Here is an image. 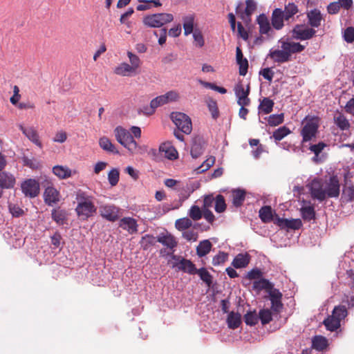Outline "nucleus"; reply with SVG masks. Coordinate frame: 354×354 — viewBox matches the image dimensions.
Masks as SVG:
<instances>
[{
  "instance_id": "6e6552de",
  "label": "nucleus",
  "mask_w": 354,
  "mask_h": 354,
  "mask_svg": "<svg viewBox=\"0 0 354 354\" xmlns=\"http://www.w3.org/2000/svg\"><path fill=\"white\" fill-rule=\"evenodd\" d=\"M100 216L111 222H115L120 218V208L113 204H104L99 207Z\"/></svg>"
},
{
  "instance_id": "bb28decb",
  "label": "nucleus",
  "mask_w": 354,
  "mask_h": 354,
  "mask_svg": "<svg viewBox=\"0 0 354 354\" xmlns=\"http://www.w3.org/2000/svg\"><path fill=\"white\" fill-rule=\"evenodd\" d=\"M135 72L133 67L126 62L121 63L114 69V73L121 76H129Z\"/></svg>"
},
{
  "instance_id": "c03bdc74",
  "label": "nucleus",
  "mask_w": 354,
  "mask_h": 354,
  "mask_svg": "<svg viewBox=\"0 0 354 354\" xmlns=\"http://www.w3.org/2000/svg\"><path fill=\"white\" fill-rule=\"evenodd\" d=\"M253 288L257 290H267L268 291L273 288V285L266 279H261L259 281H256L253 283Z\"/></svg>"
},
{
  "instance_id": "338daca9",
  "label": "nucleus",
  "mask_w": 354,
  "mask_h": 354,
  "mask_svg": "<svg viewBox=\"0 0 354 354\" xmlns=\"http://www.w3.org/2000/svg\"><path fill=\"white\" fill-rule=\"evenodd\" d=\"M236 62L237 64L239 66V74L241 75L245 76L248 72V62L247 59H244Z\"/></svg>"
},
{
  "instance_id": "052dcab7",
  "label": "nucleus",
  "mask_w": 354,
  "mask_h": 354,
  "mask_svg": "<svg viewBox=\"0 0 354 354\" xmlns=\"http://www.w3.org/2000/svg\"><path fill=\"white\" fill-rule=\"evenodd\" d=\"M193 38L194 40V45L198 48H202L205 44L203 36L201 31L194 30L193 32Z\"/></svg>"
},
{
  "instance_id": "473e14b6",
  "label": "nucleus",
  "mask_w": 354,
  "mask_h": 354,
  "mask_svg": "<svg viewBox=\"0 0 354 354\" xmlns=\"http://www.w3.org/2000/svg\"><path fill=\"white\" fill-rule=\"evenodd\" d=\"M312 344L314 348L321 351L327 347L328 342L326 337L321 335H317L313 337Z\"/></svg>"
},
{
  "instance_id": "9b49d317",
  "label": "nucleus",
  "mask_w": 354,
  "mask_h": 354,
  "mask_svg": "<svg viewBox=\"0 0 354 354\" xmlns=\"http://www.w3.org/2000/svg\"><path fill=\"white\" fill-rule=\"evenodd\" d=\"M234 93L237 98V104L239 105H250V99L248 97L250 94L249 84L246 86V88L245 89L243 84H237L234 87Z\"/></svg>"
},
{
  "instance_id": "423d86ee",
  "label": "nucleus",
  "mask_w": 354,
  "mask_h": 354,
  "mask_svg": "<svg viewBox=\"0 0 354 354\" xmlns=\"http://www.w3.org/2000/svg\"><path fill=\"white\" fill-rule=\"evenodd\" d=\"M174 16L169 13H157L149 15L144 17L145 25L151 28H160L165 24L171 22Z\"/></svg>"
},
{
  "instance_id": "3c124183",
  "label": "nucleus",
  "mask_w": 354,
  "mask_h": 354,
  "mask_svg": "<svg viewBox=\"0 0 354 354\" xmlns=\"http://www.w3.org/2000/svg\"><path fill=\"white\" fill-rule=\"evenodd\" d=\"M347 315V310L345 306H339L335 307L333 310V315L332 316L339 322H340L342 319H344Z\"/></svg>"
},
{
  "instance_id": "1a4fd4ad",
  "label": "nucleus",
  "mask_w": 354,
  "mask_h": 354,
  "mask_svg": "<svg viewBox=\"0 0 354 354\" xmlns=\"http://www.w3.org/2000/svg\"><path fill=\"white\" fill-rule=\"evenodd\" d=\"M23 194L29 198H35L39 194V184L35 179H28L24 181L21 185Z\"/></svg>"
},
{
  "instance_id": "4468645a",
  "label": "nucleus",
  "mask_w": 354,
  "mask_h": 354,
  "mask_svg": "<svg viewBox=\"0 0 354 354\" xmlns=\"http://www.w3.org/2000/svg\"><path fill=\"white\" fill-rule=\"evenodd\" d=\"M19 128L29 140L40 149L42 148V144L39 140V134L35 127H25L22 124H19Z\"/></svg>"
},
{
  "instance_id": "cd10ccee",
  "label": "nucleus",
  "mask_w": 354,
  "mask_h": 354,
  "mask_svg": "<svg viewBox=\"0 0 354 354\" xmlns=\"http://www.w3.org/2000/svg\"><path fill=\"white\" fill-rule=\"evenodd\" d=\"M259 216L261 221L264 223H270L272 221L273 214L272 209L270 206H263L259 212Z\"/></svg>"
},
{
  "instance_id": "f03ea898",
  "label": "nucleus",
  "mask_w": 354,
  "mask_h": 354,
  "mask_svg": "<svg viewBox=\"0 0 354 354\" xmlns=\"http://www.w3.org/2000/svg\"><path fill=\"white\" fill-rule=\"evenodd\" d=\"M281 49L271 48L269 51L270 57L276 63L288 62L291 59L292 54L302 52L305 46L298 42L291 41L289 38H281L278 42Z\"/></svg>"
},
{
  "instance_id": "72a5a7b5",
  "label": "nucleus",
  "mask_w": 354,
  "mask_h": 354,
  "mask_svg": "<svg viewBox=\"0 0 354 354\" xmlns=\"http://www.w3.org/2000/svg\"><path fill=\"white\" fill-rule=\"evenodd\" d=\"M245 5V10L241 15V18L243 20L246 18H250L251 15L257 9V3L254 0H246Z\"/></svg>"
},
{
  "instance_id": "37998d69",
  "label": "nucleus",
  "mask_w": 354,
  "mask_h": 354,
  "mask_svg": "<svg viewBox=\"0 0 354 354\" xmlns=\"http://www.w3.org/2000/svg\"><path fill=\"white\" fill-rule=\"evenodd\" d=\"M324 324L327 330L330 331H335L340 326V322L337 319L332 317H328L324 321Z\"/></svg>"
},
{
  "instance_id": "5fc2aeb1",
  "label": "nucleus",
  "mask_w": 354,
  "mask_h": 354,
  "mask_svg": "<svg viewBox=\"0 0 354 354\" xmlns=\"http://www.w3.org/2000/svg\"><path fill=\"white\" fill-rule=\"evenodd\" d=\"M226 204L224 197L222 195L216 196L215 198V211L218 213L223 212L225 210Z\"/></svg>"
},
{
  "instance_id": "c9c22d12",
  "label": "nucleus",
  "mask_w": 354,
  "mask_h": 354,
  "mask_svg": "<svg viewBox=\"0 0 354 354\" xmlns=\"http://www.w3.org/2000/svg\"><path fill=\"white\" fill-rule=\"evenodd\" d=\"M100 147L108 152L113 153H118V151L115 149V146L112 144L111 140L106 137H102L99 140Z\"/></svg>"
},
{
  "instance_id": "f257e3e1",
  "label": "nucleus",
  "mask_w": 354,
  "mask_h": 354,
  "mask_svg": "<svg viewBox=\"0 0 354 354\" xmlns=\"http://www.w3.org/2000/svg\"><path fill=\"white\" fill-rule=\"evenodd\" d=\"M311 198L320 202L327 197L335 198L339 194V183L336 177H330L328 180L314 178L306 185Z\"/></svg>"
},
{
  "instance_id": "e433bc0d",
  "label": "nucleus",
  "mask_w": 354,
  "mask_h": 354,
  "mask_svg": "<svg viewBox=\"0 0 354 354\" xmlns=\"http://www.w3.org/2000/svg\"><path fill=\"white\" fill-rule=\"evenodd\" d=\"M52 218L59 225H63L66 219V212L63 209H53L51 212Z\"/></svg>"
},
{
  "instance_id": "4d7b16f0",
  "label": "nucleus",
  "mask_w": 354,
  "mask_h": 354,
  "mask_svg": "<svg viewBox=\"0 0 354 354\" xmlns=\"http://www.w3.org/2000/svg\"><path fill=\"white\" fill-rule=\"evenodd\" d=\"M156 243V238L150 234H145L142 237L140 243L145 250L147 249L149 246L153 245Z\"/></svg>"
},
{
  "instance_id": "39448f33",
  "label": "nucleus",
  "mask_w": 354,
  "mask_h": 354,
  "mask_svg": "<svg viewBox=\"0 0 354 354\" xmlns=\"http://www.w3.org/2000/svg\"><path fill=\"white\" fill-rule=\"evenodd\" d=\"M75 211L79 216L86 219L96 212L97 208L89 197L80 196Z\"/></svg>"
},
{
  "instance_id": "0e129e2a",
  "label": "nucleus",
  "mask_w": 354,
  "mask_h": 354,
  "mask_svg": "<svg viewBox=\"0 0 354 354\" xmlns=\"http://www.w3.org/2000/svg\"><path fill=\"white\" fill-rule=\"evenodd\" d=\"M227 255L223 252H220L218 254L214 257L212 259V264L214 266H218L224 263L226 260Z\"/></svg>"
},
{
  "instance_id": "7c9ffc66",
  "label": "nucleus",
  "mask_w": 354,
  "mask_h": 354,
  "mask_svg": "<svg viewBox=\"0 0 354 354\" xmlns=\"http://www.w3.org/2000/svg\"><path fill=\"white\" fill-rule=\"evenodd\" d=\"M257 23L259 26V32L261 34H268L270 30V24L268 17L261 14L257 17Z\"/></svg>"
},
{
  "instance_id": "dca6fc26",
  "label": "nucleus",
  "mask_w": 354,
  "mask_h": 354,
  "mask_svg": "<svg viewBox=\"0 0 354 354\" xmlns=\"http://www.w3.org/2000/svg\"><path fill=\"white\" fill-rule=\"evenodd\" d=\"M119 227L127 231L130 234L138 232L137 221L131 217H124L120 220Z\"/></svg>"
},
{
  "instance_id": "6ab92c4d",
  "label": "nucleus",
  "mask_w": 354,
  "mask_h": 354,
  "mask_svg": "<svg viewBox=\"0 0 354 354\" xmlns=\"http://www.w3.org/2000/svg\"><path fill=\"white\" fill-rule=\"evenodd\" d=\"M307 19L308 24L312 28H318L323 20L322 15L319 10L313 9L307 12Z\"/></svg>"
},
{
  "instance_id": "a19ab883",
  "label": "nucleus",
  "mask_w": 354,
  "mask_h": 354,
  "mask_svg": "<svg viewBox=\"0 0 354 354\" xmlns=\"http://www.w3.org/2000/svg\"><path fill=\"white\" fill-rule=\"evenodd\" d=\"M201 279L204 281L208 286L212 283V276L205 268L196 270V273Z\"/></svg>"
},
{
  "instance_id": "de8ad7c7",
  "label": "nucleus",
  "mask_w": 354,
  "mask_h": 354,
  "mask_svg": "<svg viewBox=\"0 0 354 354\" xmlns=\"http://www.w3.org/2000/svg\"><path fill=\"white\" fill-rule=\"evenodd\" d=\"M205 148L203 144L195 141L191 148V155L194 158H198L204 152Z\"/></svg>"
},
{
  "instance_id": "b1692460",
  "label": "nucleus",
  "mask_w": 354,
  "mask_h": 354,
  "mask_svg": "<svg viewBox=\"0 0 354 354\" xmlns=\"http://www.w3.org/2000/svg\"><path fill=\"white\" fill-rule=\"evenodd\" d=\"M250 256L248 253L238 254L232 261V266L235 268H245L250 263Z\"/></svg>"
},
{
  "instance_id": "4c0bfd02",
  "label": "nucleus",
  "mask_w": 354,
  "mask_h": 354,
  "mask_svg": "<svg viewBox=\"0 0 354 354\" xmlns=\"http://www.w3.org/2000/svg\"><path fill=\"white\" fill-rule=\"evenodd\" d=\"M273 106L274 102L272 100L268 97H264L260 102L259 109L263 113L268 114L272 112Z\"/></svg>"
},
{
  "instance_id": "e2e57ef3",
  "label": "nucleus",
  "mask_w": 354,
  "mask_h": 354,
  "mask_svg": "<svg viewBox=\"0 0 354 354\" xmlns=\"http://www.w3.org/2000/svg\"><path fill=\"white\" fill-rule=\"evenodd\" d=\"M343 38L347 43L354 41V28L352 26L346 28L343 32Z\"/></svg>"
},
{
  "instance_id": "5701e85b",
  "label": "nucleus",
  "mask_w": 354,
  "mask_h": 354,
  "mask_svg": "<svg viewBox=\"0 0 354 354\" xmlns=\"http://www.w3.org/2000/svg\"><path fill=\"white\" fill-rule=\"evenodd\" d=\"M53 174L60 179H66L77 174L75 170L72 171L66 166L56 165L53 168Z\"/></svg>"
},
{
  "instance_id": "864d4df0",
  "label": "nucleus",
  "mask_w": 354,
  "mask_h": 354,
  "mask_svg": "<svg viewBox=\"0 0 354 354\" xmlns=\"http://www.w3.org/2000/svg\"><path fill=\"white\" fill-rule=\"evenodd\" d=\"M259 319L263 325L268 324L272 319V316L269 309H262L259 313Z\"/></svg>"
},
{
  "instance_id": "0eeeda50",
  "label": "nucleus",
  "mask_w": 354,
  "mask_h": 354,
  "mask_svg": "<svg viewBox=\"0 0 354 354\" xmlns=\"http://www.w3.org/2000/svg\"><path fill=\"white\" fill-rule=\"evenodd\" d=\"M170 118L178 129L182 133L189 134L192 132V120L187 115L181 112H172Z\"/></svg>"
},
{
  "instance_id": "a18cd8bd",
  "label": "nucleus",
  "mask_w": 354,
  "mask_h": 354,
  "mask_svg": "<svg viewBox=\"0 0 354 354\" xmlns=\"http://www.w3.org/2000/svg\"><path fill=\"white\" fill-rule=\"evenodd\" d=\"M215 162V157L210 156L207 159H206L199 167L196 169V171L198 174H201L203 172L208 170Z\"/></svg>"
},
{
  "instance_id": "09e8293b",
  "label": "nucleus",
  "mask_w": 354,
  "mask_h": 354,
  "mask_svg": "<svg viewBox=\"0 0 354 354\" xmlns=\"http://www.w3.org/2000/svg\"><path fill=\"white\" fill-rule=\"evenodd\" d=\"M335 122L336 125L341 130H346L350 127V124L348 120L345 118L344 115L339 114L337 117L334 118Z\"/></svg>"
},
{
  "instance_id": "603ef678",
  "label": "nucleus",
  "mask_w": 354,
  "mask_h": 354,
  "mask_svg": "<svg viewBox=\"0 0 354 354\" xmlns=\"http://www.w3.org/2000/svg\"><path fill=\"white\" fill-rule=\"evenodd\" d=\"M284 115L283 113L280 114H272L270 115L268 118V123L271 127L277 126L283 122Z\"/></svg>"
},
{
  "instance_id": "c85d7f7f",
  "label": "nucleus",
  "mask_w": 354,
  "mask_h": 354,
  "mask_svg": "<svg viewBox=\"0 0 354 354\" xmlns=\"http://www.w3.org/2000/svg\"><path fill=\"white\" fill-rule=\"evenodd\" d=\"M212 245L211 242L207 240L201 241L196 247V254L199 257H203L207 255L211 250Z\"/></svg>"
},
{
  "instance_id": "aec40b11",
  "label": "nucleus",
  "mask_w": 354,
  "mask_h": 354,
  "mask_svg": "<svg viewBox=\"0 0 354 354\" xmlns=\"http://www.w3.org/2000/svg\"><path fill=\"white\" fill-rule=\"evenodd\" d=\"M16 183L15 176L8 171H0V186L3 189H12Z\"/></svg>"
},
{
  "instance_id": "49530a36",
  "label": "nucleus",
  "mask_w": 354,
  "mask_h": 354,
  "mask_svg": "<svg viewBox=\"0 0 354 354\" xmlns=\"http://www.w3.org/2000/svg\"><path fill=\"white\" fill-rule=\"evenodd\" d=\"M290 133V129L286 126L281 127L273 132L272 137L277 141H280Z\"/></svg>"
},
{
  "instance_id": "7ed1b4c3",
  "label": "nucleus",
  "mask_w": 354,
  "mask_h": 354,
  "mask_svg": "<svg viewBox=\"0 0 354 354\" xmlns=\"http://www.w3.org/2000/svg\"><path fill=\"white\" fill-rule=\"evenodd\" d=\"M178 98L179 95L177 92L174 91H169L164 95L153 98L151 101L149 106H144L139 111V112L142 113L145 115H151L155 112L156 109L158 107L171 102H175L178 100Z\"/></svg>"
},
{
  "instance_id": "f8f14e48",
  "label": "nucleus",
  "mask_w": 354,
  "mask_h": 354,
  "mask_svg": "<svg viewBox=\"0 0 354 354\" xmlns=\"http://www.w3.org/2000/svg\"><path fill=\"white\" fill-rule=\"evenodd\" d=\"M318 129L317 122L311 119L306 122L301 130V136L303 142L310 141L313 138L315 137Z\"/></svg>"
},
{
  "instance_id": "2f4dec72",
  "label": "nucleus",
  "mask_w": 354,
  "mask_h": 354,
  "mask_svg": "<svg viewBox=\"0 0 354 354\" xmlns=\"http://www.w3.org/2000/svg\"><path fill=\"white\" fill-rule=\"evenodd\" d=\"M183 21L185 35H188L194 32V16L193 15L185 16L183 18Z\"/></svg>"
},
{
  "instance_id": "f704fd0d",
  "label": "nucleus",
  "mask_w": 354,
  "mask_h": 354,
  "mask_svg": "<svg viewBox=\"0 0 354 354\" xmlns=\"http://www.w3.org/2000/svg\"><path fill=\"white\" fill-rule=\"evenodd\" d=\"M302 218L305 221H311L315 218V211L313 206L302 207L300 209Z\"/></svg>"
},
{
  "instance_id": "f3484780",
  "label": "nucleus",
  "mask_w": 354,
  "mask_h": 354,
  "mask_svg": "<svg viewBox=\"0 0 354 354\" xmlns=\"http://www.w3.org/2000/svg\"><path fill=\"white\" fill-rule=\"evenodd\" d=\"M44 199L48 205L52 206L59 201V193L53 187H48L44 191Z\"/></svg>"
},
{
  "instance_id": "774afa93",
  "label": "nucleus",
  "mask_w": 354,
  "mask_h": 354,
  "mask_svg": "<svg viewBox=\"0 0 354 354\" xmlns=\"http://www.w3.org/2000/svg\"><path fill=\"white\" fill-rule=\"evenodd\" d=\"M340 8H340V6H339L338 1H335V2L330 3L327 6V11L330 15H335L339 12Z\"/></svg>"
},
{
  "instance_id": "412c9836",
  "label": "nucleus",
  "mask_w": 354,
  "mask_h": 354,
  "mask_svg": "<svg viewBox=\"0 0 354 354\" xmlns=\"http://www.w3.org/2000/svg\"><path fill=\"white\" fill-rule=\"evenodd\" d=\"M159 150L162 155L169 160H175L178 157L176 149L170 142H165L160 145Z\"/></svg>"
},
{
  "instance_id": "79ce46f5",
  "label": "nucleus",
  "mask_w": 354,
  "mask_h": 354,
  "mask_svg": "<svg viewBox=\"0 0 354 354\" xmlns=\"http://www.w3.org/2000/svg\"><path fill=\"white\" fill-rule=\"evenodd\" d=\"M175 226L180 231L185 230L192 226V221L187 217L179 218L176 221Z\"/></svg>"
},
{
  "instance_id": "2eb2a0df",
  "label": "nucleus",
  "mask_w": 354,
  "mask_h": 354,
  "mask_svg": "<svg viewBox=\"0 0 354 354\" xmlns=\"http://www.w3.org/2000/svg\"><path fill=\"white\" fill-rule=\"evenodd\" d=\"M172 268L189 274H196L197 270L196 266L190 260L185 258H182L180 262L174 263Z\"/></svg>"
},
{
  "instance_id": "9d476101",
  "label": "nucleus",
  "mask_w": 354,
  "mask_h": 354,
  "mask_svg": "<svg viewBox=\"0 0 354 354\" xmlns=\"http://www.w3.org/2000/svg\"><path fill=\"white\" fill-rule=\"evenodd\" d=\"M316 31L304 25H297L292 30V37L295 39L308 40L315 35Z\"/></svg>"
},
{
  "instance_id": "6e6d98bb",
  "label": "nucleus",
  "mask_w": 354,
  "mask_h": 354,
  "mask_svg": "<svg viewBox=\"0 0 354 354\" xmlns=\"http://www.w3.org/2000/svg\"><path fill=\"white\" fill-rule=\"evenodd\" d=\"M120 178V173L118 169H112L108 174V180L111 186H115Z\"/></svg>"
},
{
  "instance_id": "bf43d9fd",
  "label": "nucleus",
  "mask_w": 354,
  "mask_h": 354,
  "mask_svg": "<svg viewBox=\"0 0 354 354\" xmlns=\"http://www.w3.org/2000/svg\"><path fill=\"white\" fill-rule=\"evenodd\" d=\"M188 214L194 221H198L201 219L203 216L201 209L197 205L192 206Z\"/></svg>"
},
{
  "instance_id": "69168bd1",
  "label": "nucleus",
  "mask_w": 354,
  "mask_h": 354,
  "mask_svg": "<svg viewBox=\"0 0 354 354\" xmlns=\"http://www.w3.org/2000/svg\"><path fill=\"white\" fill-rule=\"evenodd\" d=\"M326 146L325 143L320 142L318 144L310 145L309 149L315 153V156H318Z\"/></svg>"
},
{
  "instance_id": "13d9d810",
  "label": "nucleus",
  "mask_w": 354,
  "mask_h": 354,
  "mask_svg": "<svg viewBox=\"0 0 354 354\" xmlns=\"http://www.w3.org/2000/svg\"><path fill=\"white\" fill-rule=\"evenodd\" d=\"M127 56L131 63L130 66L133 67V68L136 71L140 67L141 64L140 58L136 55L133 54L130 51L127 52Z\"/></svg>"
},
{
  "instance_id": "20e7f679",
  "label": "nucleus",
  "mask_w": 354,
  "mask_h": 354,
  "mask_svg": "<svg viewBox=\"0 0 354 354\" xmlns=\"http://www.w3.org/2000/svg\"><path fill=\"white\" fill-rule=\"evenodd\" d=\"M114 134L117 141L129 151L133 153L137 149L138 143L129 131L118 126L114 129Z\"/></svg>"
},
{
  "instance_id": "ddd939ff",
  "label": "nucleus",
  "mask_w": 354,
  "mask_h": 354,
  "mask_svg": "<svg viewBox=\"0 0 354 354\" xmlns=\"http://www.w3.org/2000/svg\"><path fill=\"white\" fill-rule=\"evenodd\" d=\"M268 295L271 301V309L276 313L281 312L283 308L282 293L278 289L274 288L268 290Z\"/></svg>"
},
{
  "instance_id": "680f3d73",
  "label": "nucleus",
  "mask_w": 354,
  "mask_h": 354,
  "mask_svg": "<svg viewBox=\"0 0 354 354\" xmlns=\"http://www.w3.org/2000/svg\"><path fill=\"white\" fill-rule=\"evenodd\" d=\"M207 107L212 114V117L214 119H216L219 114L216 102L213 100H209L207 102Z\"/></svg>"
},
{
  "instance_id": "a878e982",
  "label": "nucleus",
  "mask_w": 354,
  "mask_h": 354,
  "mask_svg": "<svg viewBox=\"0 0 354 354\" xmlns=\"http://www.w3.org/2000/svg\"><path fill=\"white\" fill-rule=\"evenodd\" d=\"M245 198V192L242 189H234L232 192V202L234 206L239 207L242 205Z\"/></svg>"
},
{
  "instance_id": "ea45409f",
  "label": "nucleus",
  "mask_w": 354,
  "mask_h": 354,
  "mask_svg": "<svg viewBox=\"0 0 354 354\" xmlns=\"http://www.w3.org/2000/svg\"><path fill=\"white\" fill-rule=\"evenodd\" d=\"M342 198L344 202H351L354 200V187L352 185H346L342 191Z\"/></svg>"
},
{
  "instance_id": "58836bf2",
  "label": "nucleus",
  "mask_w": 354,
  "mask_h": 354,
  "mask_svg": "<svg viewBox=\"0 0 354 354\" xmlns=\"http://www.w3.org/2000/svg\"><path fill=\"white\" fill-rule=\"evenodd\" d=\"M298 7L294 3H289L285 6V9L283 11L284 18L286 20H289L292 17L298 12Z\"/></svg>"
},
{
  "instance_id": "8fccbe9b",
  "label": "nucleus",
  "mask_w": 354,
  "mask_h": 354,
  "mask_svg": "<svg viewBox=\"0 0 354 354\" xmlns=\"http://www.w3.org/2000/svg\"><path fill=\"white\" fill-rule=\"evenodd\" d=\"M245 322L247 325L249 326H254L258 323L259 321V315L256 313V311H250L248 312L244 315Z\"/></svg>"
},
{
  "instance_id": "4be33fe9",
  "label": "nucleus",
  "mask_w": 354,
  "mask_h": 354,
  "mask_svg": "<svg viewBox=\"0 0 354 354\" xmlns=\"http://www.w3.org/2000/svg\"><path fill=\"white\" fill-rule=\"evenodd\" d=\"M284 15L283 12L281 8H275L272 14V25L277 29L280 30L283 26Z\"/></svg>"
},
{
  "instance_id": "a211bd4d",
  "label": "nucleus",
  "mask_w": 354,
  "mask_h": 354,
  "mask_svg": "<svg viewBox=\"0 0 354 354\" xmlns=\"http://www.w3.org/2000/svg\"><path fill=\"white\" fill-rule=\"evenodd\" d=\"M157 241L166 246L171 251L174 252V248L177 246L178 242L175 237L171 234H161L157 237Z\"/></svg>"
},
{
  "instance_id": "c756f323",
  "label": "nucleus",
  "mask_w": 354,
  "mask_h": 354,
  "mask_svg": "<svg viewBox=\"0 0 354 354\" xmlns=\"http://www.w3.org/2000/svg\"><path fill=\"white\" fill-rule=\"evenodd\" d=\"M140 4L137 6L136 9L139 11L146 10L151 8H157L162 6L160 0H138Z\"/></svg>"
},
{
  "instance_id": "393cba45",
  "label": "nucleus",
  "mask_w": 354,
  "mask_h": 354,
  "mask_svg": "<svg viewBox=\"0 0 354 354\" xmlns=\"http://www.w3.org/2000/svg\"><path fill=\"white\" fill-rule=\"evenodd\" d=\"M227 326L231 329H236L239 327L241 324V315L239 313L233 311L229 313L227 318Z\"/></svg>"
}]
</instances>
